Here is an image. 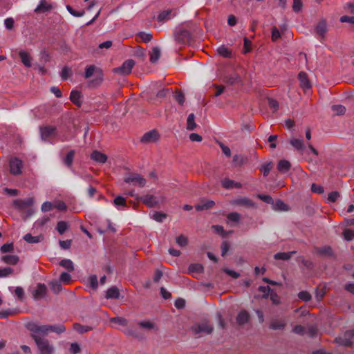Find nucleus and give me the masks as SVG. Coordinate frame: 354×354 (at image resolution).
<instances>
[{
	"label": "nucleus",
	"instance_id": "33",
	"mask_svg": "<svg viewBox=\"0 0 354 354\" xmlns=\"http://www.w3.org/2000/svg\"><path fill=\"white\" fill-rule=\"evenodd\" d=\"M291 165L289 161L281 160L279 162L277 169L281 173H286L290 169Z\"/></svg>",
	"mask_w": 354,
	"mask_h": 354
},
{
	"label": "nucleus",
	"instance_id": "4",
	"mask_svg": "<svg viewBox=\"0 0 354 354\" xmlns=\"http://www.w3.org/2000/svg\"><path fill=\"white\" fill-rule=\"evenodd\" d=\"M26 328L30 331V336L32 339L35 335L41 337L40 335L47 336L48 335V325H39L35 322H30L27 324Z\"/></svg>",
	"mask_w": 354,
	"mask_h": 354
},
{
	"label": "nucleus",
	"instance_id": "14",
	"mask_svg": "<svg viewBox=\"0 0 354 354\" xmlns=\"http://www.w3.org/2000/svg\"><path fill=\"white\" fill-rule=\"evenodd\" d=\"M13 204L16 208L23 210L33 204V199L31 198H26L25 200L17 199L14 201Z\"/></svg>",
	"mask_w": 354,
	"mask_h": 354
},
{
	"label": "nucleus",
	"instance_id": "38",
	"mask_svg": "<svg viewBox=\"0 0 354 354\" xmlns=\"http://www.w3.org/2000/svg\"><path fill=\"white\" fill-rule=\"evenodd\" d=\"M272 205V207L274 210H280V211H288V207L281 200H277L275 202L274 201V204Z\"/></svg>",
	"mask_w": 354,
	"mask_h": 354
},
{
	"label": "nucleus",
	"instance_id": "47",
	"mask_svg": "<svg viewBox=\"0 0 354 354\" xmlns=\"http://www.w3.org/2000/svg\"><path fill=\"white\" fill-rule=\"evenodd\" d=\"M74 155H75V151L71 150L66 154V156L64 158V163L68 167H71L73 164Z\"/></svg>",
	"mask_w": 354,
	"mask_h": 354
},
{
	"label": "nucleus",
	"instance_id": "11",
	"mask_svg": "<svg viewBox=\"0 0 354 354\" xmlns=\"http://www.w3.org/2000/svg\"><path fill=\"white\" fill-rule=\"evenodd\" d=\"M354 337V330H350L345 332L342 337H338L335 339L336 342L344 346H351L352 345V339Z\"/></svg>",
	"mask_w": 354,
	"mask_h": 354
},
{
	"label": "nucleus",
	"instance_id": "62",
	"mask_svg": "<svg viewBox=\"0 0 354 354\" xmlns=\"http://www.w3.org/2000/svg\"><path fill=\"white\" fill-rule=\"evenodd\" d=\"M89 283H90L91 287L93 290L97 289V288L98 287V281H97V276H96V275H95V274L91 275V276L89 277Z\"/></svg>",
	"mask_w": 354,
	"mask_h": 354
},
{
	"label": "nucleus",
	"instance_id": "27",
	"mask_svg": "<svg viewBox=\"0 0 354 354\" xmlns=\"http://www.w3.org/2000/svg\"><path fill=\"white\" fill-rule=\"evenodd\" d=\"M290 144L297 151H303L305 149V145L302 140L297 138H292Z\"/></svg>",
	"mask_w": 354,
	"mask_h": 354
},
{
	"label": "nucleus",
	"instance_id": "57",
	"mask_svg": "<svg viewBox=\"0 0 354 354\" xmlns=\"http://www.w3.org/2000/svg\"><path fill=\"white\" fill-rule=\"evenodd\" d=\"M303 6L301 0H293L292 10L295 12L301 11Z\"/></svg>",
	"mask_w": 354,
	"mask_h": 354
},
{
	"label": "nucleus",
	"instance_id": "30",
	"mask_svg": "<svg viewBox=\"0 0 354 354\" xmlns=\"http://www.w3.org/2000/svg\"><path fill=\"white\" fill-rule=\"evenodd\" d=\"M149 55H150V62L152 64H155L158 62V60L159 59V58L160 57V55H161L160 49L158 47H153L152 48V50L151 52H149Z\"/></svg>",
	"mask_w": 354,
	"mask_h": 354
},
{
	"label": "nucleus",
	"instance_id": "39",
	"mask_svg": "<svg viewBox=\"0 0 354 354\" xmlns=\"http://www.w3.org/2000/svg\"><path fill=\"white\" fill-rule=\"evenodd\" d=\"M295 253V252H278L274 255V258L276 260H288L291 258L292 254Z\"/></svg>",
	"mask_w": 354,
	"mask_h": 354
},
{
	"label": "nucleus",
	"instance_id": "13",
	"mask_svg": "<svg viewBox=\"0 0 354 354\" xmlns=\"http://www.w3.org/2000/svg\"><path fill=\"white\" fill-rule=\"evenodd\" d=\"M233 205L243 206L247 208H251L254 206V203L248 197H239L231 201Z\"/></svg>",
	"mask_w": 354,
	"mask_h": 354
},
{
	"label": "nucleus",
	"instance_id": "15",
	"mask_svg": "<svg viewBox=\"0 0 354 354\" xmlns=\"http://www.w3.org/2000/svg\"><path fill=\"white\" fill-rule=\"evenodd\" d=\"M130 53L132 56L136 57L138 58L144 60L146 57V50L141 47V46H135L132 47L130 51Z\"/></svg>",
	"mask_w": 354,
	"mask_h": 354
},
{
	"label": "nucleus",
	"instance_id": "43",
	"mask_svg": "<svg viewBox=\"0 0 354 354\" xmlns=\"http://www.w3.org/2000/svg\"><path fill=\"white\" fill-rule=\"evenodd\" d=\"M73 328L74 330H75L76 331L81 334L87 333L92 330L91 327L88 326H83L78 323H75L73 324Z\"/></svg>",
	"mask_w": 354,
	"mask_h": 354
},
{
	"label": "nucleus",
	"instance_id": "48",
	"mask_svg": "<svg viewBox=\"0 0 354 354\" xmlns=\"http://www.w3.org/2000/svg\"><path fill=\"white\" fill-rule=\"evenodd\" d=\"M50 285L51 290L55 293L59 292L62 290V289L61 281H53L50 282Z\"/></svg>",
	"mask_w": 354,
	"mask_h": 354
},
{
	"label": "nucleus",
	"instance_id": "41",
	"mask_svg": "<svg viewBox=\"0 0 354 354\" xmlns=\"http://www.w3.org/2000/svg\"><path fill=\"white\" fill-rule=\"evenodd\" d=\"M195 115L194 113H190L187 119V129L189 131L194 130L196 127V124L194 122Z\"/></svg>",
	"mask_w": 354,
	"mask_h": 354
},
{
	"label": "nucleus",
	"instance_id": "63",
	"mask_svg": "<svg viewBox=\"0 0 354 354\" xmlns=\"http://www.w3.org/2000/svg\"><path fill=\"white\" fill-rule=\"evenodd\" d=\"M13 272V269L6 267L0 269V277H6Z\"/></svg>",
	"mask_w": 354,
	"mask_h": 354
},
{
	"label": "nucleus",
	"instance_id": "9",
	"mask_svg": "<svg viewBox=\"0 0 354 354\" xmlns=\"http://www.w3.org/2000/svg\"><path fill=\"white\" fill-rule=\"evenodd\" d=\"M191 330L195 335H200L201 333L211 334L213 331V327L207 322H203L193 325Z\"/></svg>",
	"mask_w": 354,
	"mask_h": 354
},
{
	"label": "nucleus",
	"instance_id": "50",
	"mask_svg": "<svg viewBox=\"0 0 354 354\" xmlns=\"http://www.w3.org/2000/svg\"><path fill=\"white\" fill-rule=\"evenodd\" d=\"M189 271L190 272H198L201 273L203 271V267L201 264H191L189 267Z\"/></svg>",
	"mask_w": 354,
	"mask_h": 354
},
{
	"label": "nucleus",
	"instance_id": "34",
	"mask_svg": "<svg viewBox=\"0 0 354 354\" xmlns=\"http://www.w3.org/2000/svg\"><path fill=\"white\" fill-rule=\"evenodd\" d=\"M2 261L7 264L15 265L19 261V257L17 255L7 254L1 258Z\"/></svg>",
	"mask_w": 354,
	"mask_h": 354
},
{
	"label": "nucleus",
	"instance_id": "19",
	"mask_svg": "<svg viewBox=\"0 0 354 354\" xmlns=\"http://www.w3.org/2000/svg\"><path fill=\"white\" fill-rule=\"evenodd\" d=\"M221 185L225 189H232V188H241L242 185L240 183L235 182L233 180L229 178H224L221 180Z\"/></svg>",
	"mask_w": 354,
	"mask_h": 354
},
{
	"label": "nucleus",
	"instance_id": "25",
	"mask_svg": "<svg viewBox=\"0 0 354 354\" xmlns=\"http://www.w3.org/2000/svg\"><path fill=\"white\" fill-rule=\"evenodd\" d=\"M214 205V201L208 200L205 201H202L200 204L196 205L195 208L197 211H203L212 208Z\"/></svg>",
	"mask_w": 354,
	"mask_h": 354
},
{
	"label": "nucleus",
	"instance_id": "2",
	"mask_svg": "<svg viewBox=\"0 0 354 354\" xmlns=\"http://www.w3.org/2000/svg\"><path fill=\"white\" fill-rule=\"evenodd\" d=\"M174 37L176 42L181 43L182 44L200 42L195 35L183 27H178L175 29Z\"/></svg>",
	"mask_w": 354,
	"mask_h": 354
},
{
	"label": "nucleus",
	"instance_id": "64",
	"mask_svg": "<svg viewBox=\"0 0 354 354\" xmlns=\"http://www.w3.org/2000/svg\"><path fill=\"white\" fill-rule=\"evenodd\" d=\"M259 198L268 204H274V199L270 195L259 194Z\"/></svg>",
	"mask_w": 354,
	"mask_h": 354
},
{
	"label": "nucleus",
	"instance_id": "31",
	"mask_svg": "<svg viewBox=\"0 0 354 354\" xmlns=\"http://www.w3.org/2000/svg\"><path fill=\"white\" fill-rule=\"evenodd\" d=\"M317 253L322 257H332L333 255L332 248L330 246H324L316 248Z\"/></svg>",
	"mask_w": 354,
	"mask_h": 354
},
{
	"label": "nucleus",
	"instance_id": "10",
	"mask_svg": "<svg viewBox=\"0 0 354 354\" xmlns=\"http://www.w3.org/2000/svg\"><path fill=\"white\" fill-rule=\"evenodd\" d=\"M160 139V134L156 129H152L145 133L140 138V142L143 144L154 143Z\"/></svg>",
	"mask_w": 354,
	"mask_h": 354
},
{
	"label": "nucleus",
	"instance_id": "6",
	"mask_svg": "<svg viewBox=\"0 0 354 354\" xmlns=\"http://www.w3.org/2000/svg\"><path fill=\"white\" fill-rule=\"evenodd\" d=\"M136 63L133 59L126 60L121 66L113 68L115 73L127 75L131 73V70L135 66Z\"/></svg>",
	"mask_w": 354,
	"mask_h": 354
},
{
	"label": "nucleus",
	"instance_id": "61",
	"mask_svg": "<svg viewBox=\"0 0 354 354\" xmlns=\"http://www.w3.org/2000/svg\"><path fill=\"white\" fill-rule=\"evenodd\" d=\"M14 249L12 243H7L1 247V251L3 253L12 252Z\"/></svg>",
	"mask_w": 354,
	"mask_h": 354
},
{
	"label": "nucleus",
	"instance_id": "28",
	"mask_svg": "<svg viewBox=\"0 0 354 354\" xmlns=\"http://www.w3.org/2000/svg\"><path fill=\"white\" fill-rule=\"evenodd\" d=\"M152 39V35L151 33H146L145 32H140L136 35V41L138 42L148 43Z\"/></svg>",
	"mask_w": 354,
	"mask_h": 354
},
{
	"label": "nucleus",
	"instance_id": "53",
	"mask_svg": "<svg viewBox=\"0 0 354 354\" xmlns=\"http://www.w3.org/2000/svg\"><path fill=\"white\" fill-rule=\"evenodd\" d=\"M66 9L74 17H82L85 13L84 10L81 11H76L69 5L66 6Z\"/></svg>",
	"mask_w": 354,
	"mask_h": 354
},
{
	"label": "nucleus",
	"instance_id": "17",
	"mask_svg": "<svg viewBox=\"0 0 354 354\" xmlns=\"http://www.w3.org/2000/svg\"><path fill=\"white\" fill-rule=\"evenodd\" d=\"M53 6L46 0H41L37 7L35 9L37 13H45L52 10Z\"/></svg>",
	"mask_w": 354,
	"mask_h": 354
},
{
	"label": "nucleus",
	"instance_id": "36",
	"mask_svg": "<svg viewBox=\"0 0 354 354\" xmlns=\"http://www.w3.org/2000/svg\"><path fill=\"white\" fill-rule=\"evenodd\" d=\"M138 325L147 330H151L156 329V324L150 321H140L138 322Z\"/></svg>",
	"mask_w": 354,
	"mask_h": 354
},
{
	"label": "nucleus",
	"instance_id": "16",
	"mask_svg": "<svg viewBox=\"0 0 354 354\" xmlns=\"http://www.w3.org/2000/svg\"><path fill=\"white\" fill-rule=\"evenodd\" d=\"M250 316L245 310H241L236 317V322L239 325L242 326L248 323Z\"/></svg>",
	"mask_w": 354,
	"mask_h": 354
},
{
	"label": "nucleus",
	"instance_id": "18",
	"mask_svg": "<svg viewBox=\"0 0 354 354\" xmlns=\"http://www.w3.org/2000/svg\"><path fill=\"white\" fill-rule=\"evenodd\" d=\"M298 79L300 82V86L304 90L310 88L311 85L308 79L306 73H305L304 72H300L298 75Z\"/></svg>",
	"mask_w": 354,
	"mask_h": 354
},
{
	"label": "nucleus",
	"instance_id": "21",
	"mask_svg": "<svg viewBox=\"0 0 354 354\" xmlns=\"http://www.w3.org/2000/svg\"><path fill=\"white\" fill-rule=\"evenodd\" d=\"M91 158L92 160L99 163H104L107 160V156L97 150L93 151Z\"/></svg>",
	"mask_w": 354,
	"mask_h": 354
},
{
	"label": "nucleus",
	"instance_id": "56",
	"mask_svg": "<svg viewBox=\"0 0 354 354\" xmlns=\"http://www.w3.org/2000/svg\"><path fill=\"white\" fill-rule=\"evenodd\" d=\"M227 218L230 221L239 222L241 218V215L237 212H231L227 214Z\"/></svg>",
	"mask_w": 354,
	"mask_h": 354
},
{
	"label": "nucleus",
	"instance_id": "29",
	"mask_svg": "<svg viewBox=\"0 0 354 354\" xmlns=\"http://www.w3.org/2000/svg\"><path fill=\"white\" fill-rule=\"evenodd\" d=\"M120 297V292L117 287L112 286L109 288L106 292V299H118Z\"/></svg>",
	"mask_w": 354,
	"mask_h": 354
},
{
	"label": "nucleus",
	"instance_id": "7",
	"mask_svg": "<svg viewBox=\"0 0 354 354\" xmlns=\"http://www.w3.org/2000/svg\"><path fill=\"white\" fill-rule=\"evenodd\" d=\"M126 183L138 185L139 187H143L147 183V180L142 176L138 174H130L124 179Z\"/></svg>",
	"mask_w": 354,
	"mask_h": 354
},
{
	"label": "nucleus",
	"instance_id": "42",
	"mask_svg": "<svg viewBox=\"0 0 354 354\" xmlns=\"http://www.w3.org/2000/svg\"><path fill=\"white\" fill-rule=\"evenodd\" d=\"M24 239L29 243H37L41 241V237L40 236H33L31 234L28 233L25 234Z\"/></svg>",
	"mask_w": 354,
	"mask_h": 354
},
{
	"label": "nucleus",
	"instance_id": "22",
	"mask_svg": "<svg viewBox=\"0 0 354 354\" xmlns=\"http://www.w3.org/2000/svg\"><path fill=\"white\" fill-rule=\"evenodd\" d=\"M71 101L76 106L80 107L82 105L81 93L78 91L73 90L70 94Z\"/></svg>",
	"mask_w": 354,
	"mask_h": 354
},
{
	"label": "nucleus",
	"instance_id": "35",
	"mask_svg": "<svg viewBox=\"0 0 354 354\" xmlns=\"http://www.w3.org/2000/svg\"><path fill=\"white\" fill-rule=\"evenodd\" d=\"M327 31L326 23L324 20H322L318 23L316 26V32L318 35L324 37V34Z\"/></svg>",
	"mask_w": 354,
	"mask_h": 354
},
{
	"label": "nucleus",
	"instance_id": "1",
	"mask_svg": "<svg viewBox=\"0 0 354 354\" xmlns=\"http://www.w3.org/2000/svg\"><path fill=\"white\" fill-rule=\"evenodd\" d=\"M93 75H94L95 77L87 82V86L89 88L100 86L104 79L103 73L100 68L96 67L95 65H89L85 68L84 77L88 79Z\"/></svg>",
	"mask_w": 354,
	"mask_h": 354
},
{
	"label": "nucleus",
	"instance_id": "52",
	"mask_svg": "<svg viewBox=\"0 0 354 354\" xmlns=\"http://www.w3.org/2000/svg\"><path fill=\"white\" fill-rule=\"evenodd\" d=\"M171 10H164L162 12H161L158 16V20L159 21H165V19H167L169 18V16L171 15Z\"/></svg>",
	"mask_w": 354,
	"mask_h": 354
},
{
	"label": "nucleus",
	"instance_id": "3",
	"mask_svg": "<svg viewBox=\"0 0 354 354\" xmlns=\"http://www.w3.org/2000/svg\"><path fill=\"white\" fill-rule=\"evenodd\" d=\"M34 341L37 345L39 354H52L54 352V347L50 344L48 339L44 337L35 335Z\"/></svg>",
	"mask_w": 354,
	"mask_h": 354
},
{
	"label": "nucleus",
	"instance_id": "26",
	"mask_svg": "<svg viewBox=\"0 0 354 354\" xmlns=\"http://www.w3.org/2000/svg\"><path fill=\"white\" fill-rule=\"evenodd\" d=\"M218 55L223 57L231 58L232 57V52L226 46H219L217 48Z\"/></svg>",
	"mask_w": 354,
	"mask_h": 354
},
{
	"label": "nucleus",
	"instance_id": "60",
	"mask_svg": "<svg viewBox=\"0 0 354 354\" xmlns=\"http://www.w3.org/2000/svg\"><path fill=\"white\" fill-rule=\"evenodd\" d=\"M344 237L346 241H351L354 238V230L346 229L344 232Z\"/></svg>",
	"mask_w": 354,
	"mask_h": 354
},
{
	"label": "nucleus",
	"instance_id": "32",
	"mask_svg": "<svg viewBox=\"0 0 354 354\" xmlns=\"http://www.w3.org/2000/svg\"><path fill=\"white\" fill-rule=\"evenodd\" d=\"M48 334L50 333H55L57 334H61L65 332V326L62 324L55 325H48Z\"/></svg>",
	"mask_w": 354,
	"mask_h": 354
},
{
	"label": "nucleus",
	"instance_id": "49",
	"mask_svg": "<svg viewBox=\"0 0 354 354\" xmlns=\"http://www.w3.org/2000/svg\"><path fill=\"white\" fill-rule=\"evenodd\" d=\"M272 168V164L271 162H266L264 163L261 167V171L263 172V174L264 176H267L271 169Z\"/></svg>",
	"mask_w": 354,
	"mask_h": 354
},
{
	"label": "nucleus",
	"instance_id": "5",
	"mask_svg": "<svg viewBox=\"0 0 354 354\" xmlns=\"http://www.w3.org/2000/svg\"><path fill=\"white\" fill-rule=\"evenodd\" d=\"M10 172L13 176H19L22 173L24 163L17 157L11 158L9 162Z\"/></svg>",
	"mask_w": 354,
	"mask_h": 354
},
{
	"label": "nucleus",
	"instance_id": "46",
	"mask_svg": "<svg viewBox=\"0 0 354 354\" xmlns=\"http://www.w3.org/2000/svg\"><path fill=\"white\" fill-rule=\"evenodd\" d=\"M72 75V69L68 66H64L60 73L62 80H66Z\"/></svg>",
	"mask_w": 354,
	"mask_h": 354
},
{
	"label": "nucleus",
	"instance_id": "23",
	"mask_svg": "<svg viewBox=\"0 0 354 354\" xmlns=\"http://www.w3.org/2000/svg\"><path fill=\"white\" fill-rule=\"evenodd\" d=\"M19 55L24 65L26 67H30L32 65V58L30 54L26 51L21 50Z\"/></svg>",
	"mask_w": 354,
	"mask_h": 354
},
{
	"label": "nucleus",
	"instance_id": "45",
	"mask_svg": "<svg viewBox=\"0 0 354 354\" xmlns=\"http://www.w3.org/2000/svg\"><path fill=\"white\" fill-rule=\"evenodd\" d=\"M68 227V223L66 221H62L57 223L56 229L60 234H63Z\"/></svg>",
	"mask_w": 354,
	"mask_h": 354
},
{
	"label": "nucleus",
	"instance_id": "59",
	"mask_svg": "<svg viewBox=\"0 0 354 354\" xmlns=\"http://www.w3.org/2000/svg\"><path fill=\"white\" fill-rule=\"evenodd\" d=\"M166 217L167 214L159 212H155L153 215V218L158 222H162Z\"/></svg>",
	"mask_w": 354,
	"mask_h": 354
},
{
	"label": "nucleus",
	"instance_id": "24",
	"mask_svg": "<svg viewBox=\"0 0 354 354\" xmlns=\"http://www.w3.org/2000/svg\"><path fill=\"white\" fill-rule=\"evenodd\" d=\"M223 81L230 85H233L240 81V76L234 73L233 75L225 74L223 76Z\"/></svg>",
	"mask_w": 354,
	"mask_h": 354
},
{
	"label": "nucleus",
	"instance_id": "54",
	"mask_svg": "<svg viewBox=\"0 0 354 354\" xmlns=\"http://www.w3.org/2000/svg\"><path fill=\"white\" fill-rule=\"evenodd\" d=\"M298 297L304 301H308L311 299V295L307 291H301L298 293Z\"/></svg>",
	"mask_w": 354,
	"mask_h": 354
},
{
	"label": "nucleus",
	"instance_id": "12",
	"mask_svg": "<svg viewBox=\"0 0 354 354\" xmlns=\"http://www.w3.org/2000/svg\"><path fill=\"white\" fill-rule=\"evenodd\" d=\"M56 127L52 126H45L40 127L41 138L44 141H47L49 138L55 135Z\"/></svg>",
	"mask_w": 354,
	"mask_h": 354
},
{
	"label": "nucleus",
	"instance_id": "37",
	"mask_svg": "<svg viewBox=\"0 0 354 354\" xmlns=\"http://www.w3.org/2000/svg\"><path fill=\"white\" fill-rule=\"evenodd\" d=\"M286 324L284 320L274 319L271 322L270 328L273 330H281L285 327Z\"/></svg>",
	"mask_w": 354,
	"mask_h": 354
},
{
	"label": "nucleus",
	"instance_id": "51",
	"mask_svg": "<svg viewBox=\"0 0 354 354\" xmlns=\"http://www.w3.org/2000/svg\"><path fill=\"white\" fill-rule=\"evenodd\" d=\"M332 110L337 114V115H343L344 114L346 111V108L340 104L337 105H333L332 106Z\"/></svg>",
	"mask_w": 354,
	"mask_h": 354
},
{
	"label": "nucleus",
	"instance_id": "8",
	"mask_svg": "<svg viewBox=\"0 0 354 354\" xmlns=\"http://www.w3.org/2000/svg\"><path fill=\"white\" fill-rule=\"evenodd\" d=\"M137 201L142 202L147 207L152 208L158 206L160 201L152 194L137 196Z\"/></svg>",
	"mask_w": 354,
	"mask_h": 354
},
{
	"label": "nucleus",
	"instance_id": "40",
	"mask_svg": "<svg viewBox=\"0 0 354 354\" xmlns=\"http://www.w3.org/2000/svg\"><path fill=\"white\" fill-rule=\"evenodd\" d=\"M59 265L68 272H73L74 270V265L71 259H63L60 261Z\"/></svg>",
	"mask_w": 354,
	"mask_h": 354
},
{
	"label": "nucleus",
	"instance_id": "58",
	"mask_svg": "<svg viewBox=\"0 0 354 354\" xmlns=\"http://www.w3.org/2000/svg\"><path fill=\"white\" fill-rule=\"evenodd\" d=\"M176 243L180 247H184L187 244V238L183 234H181L176 238Z\"/></svg>",
	"mask_w": 354,
	"mask_h": 354
},
{
	"label": "nucleus",
	"instance_id": "20",
	"mask_svg": "<svg viewBox=\"0 0 354 354\" xmlns=\"http://www.w3.org/2000/svg\"><path fill=\"white\" fill-rule=\"evenodd\" d=\"M46 292V286L43 283H39L36 290L33 292V297L35 299H39L44 297Z\"/></svg>",
	"mask_w": 354,
	"mask_h": 354
},
{
	"label": "nucleus",
	"instance_id": "44",
	"mask_svg": "<svg viewBox=\"0 0 354 354\" xmlns=\"http://www.w3.org/2000/svg\"><path fill=\"white\" fill-rule=\"evenodd\" d=\"M113 204L118 208L120 206L127 207L125 198L121 196H118L114 198Z\"/></svg>",
	"mask_w": 354,
	"mask_h": 354
},
{
	"label": "nucleus",
	"instance_id": "55",
	"mask_svg": "<svg viewBox=\"0 0 354 354\" xmlns=\"http://www.w3.org/2000/svg\"><path fill=\"white\" fill-rule=\"evenodd\" d=\"M124 333L127 335L132 336L134 337H139V334L136 331V330L133 326H129L127 328L125 329Z\"/></svg>",
	"mask_w": 354,
	"mask_h": 354
}]
</instances>
